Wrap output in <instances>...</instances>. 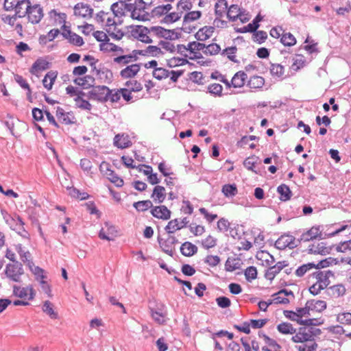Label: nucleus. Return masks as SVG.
<instances>
[{
  "mask_svg": "<svg viewBox=\"0 0 351 351\" xmlns=\"http://www.w3.org/2000/svg\"><path fill=\"white\" fill-rule=\"evenodd\" d=\"M277 330L282 335H292L291 341L295 344L297 351H317L316 333L313 328L300 327L298 330L289 322L277 325Z\"/></svg>",
  "mask_w": 351,
  "mask_h": 351,
  "instance_id": "nucleus-1",
  "label": "nucleus"
},
{
  "mask_svg": "<svg viewBox=\"0 0 351 351\" xmlns=\"http://www.w3.org/2000/svg\"><path fill=\"white\" fill-rule=\"evenodd\" d=\"M330 271H317L312 274L313 285L309 287V291L313 295L319 294L321 291L326 289L330 284Z\"/></svg>",
  "mask_w": 351,
  "mask_h": 351,
  "instance_id": "nucleus-2",
  "label": "nucleus"
},
{
  "mask_svg": "<svg viewBox=\"0 0 351 351\" xmlns=\"http://www.w3.org/2000/svg\"><path fill=\"white\" fill-rule=\"evenodd\" d=\"M115 16L117 15L113 12L112 13L101 10L95 14L94 19L96 23L105 27L107 32H110L112 30H115L117 27Z\"/></svg>",
  "mask_w": 351,
  "mask_h": 351,
  "instance_id": "nucleus-3",
  "label": "nucleus"
},
{
  "mask_svg": "<svg viewBox=\"0 0 351 351\" xmlns=\"http://www.w3.org/2000/svg\"><path fill=\"white\" fill-rule=\"evenodd\" d=\"M131 36L138 41L149 44L153 42L149 28L143 25L130 27Z\"/></svg>",
  "mask_w": 351,
  "mask_h": 351,
  "instance_id": "nucleus-4",
  "label": "nucleus"
},
{
  "mask_svg": "<svg viewBox=\"0 0 351 351\" xmlns=\"http://www.w3.org/2000/svg\"><path fill=\"white\" fill-rule=\"evenodd\" d=\"M66 14L58 10H51L48 12V20L51 25L60 27L62 31L68 27L66 25Z\"/></svg>",
  "mask_w": 351,
  "mask_h": 351,
  "instance_id": "nucleus-5",
  "label": "nucleus"
},
{
  "mask_svg": "<svg viewBox=\"0 0 351 351\" xmlns=\"http://www.w3.org/2000/svg\"><path fill=\"white\" fill-rule=\"evenodd\" d=\"M13 294L23 300H26L27 302H29L34 299L36 296V291L32 285L27 287H21L14 285L13 286Z\"/></svg>",
  "mask_w": 351,
  "mask_h": 351,
  "instance_id": "nucleus-6",
  "label": "nucleus"
},
{
  "mask_svg": "<svg viewBox=\"0 0 351 351\" xmlns=\"http://www.w3.org/2000/svg\"><path fill=\"white\" fill-rule=\"evenodd\" d=\"M110 93V88L106 86H97L93 87L88 92V98L92 100H96L99 102H106L108 95Z\"/></svg>",
  "mask_w": 351,
  "mask_h": 351,
  "instance_id": "nucleus-7",
  "label": "nucleus"
},
{
  "mask_svg": "<svg viewBox=\"0 0 351 351\" xmlns=\"http://www.w3.org/2000/svg\"><path fill=\"white\" fill-rule=\"evenodd\" d=\"M73 14L77 18L87 20L92 18L93 9L89 4L77 3L73 8Z\"/></svg>",
  "mask_w": 351,
  "mask_h": 351,
  "instance_id": "nucleus-8",
  "label": "nucleus"
},
{
  "mask_svg": "<svg viewBox=\"0 0 351 351\" xmlns=\"http://www.w3.org/2000/svg\"><path fill=\"white\" fill-rule=\"evenodd\" d=\"M5 272L8 278L13 281L19 282L21 276L23 274L22 264L19 262L8 264Z\"/></svg>",
  "mask_w": 351,
  "mask_h": 351,
  "instance_id": "nucleus-9",
  "label": "nucleus"
},
{
  "mask_svg": "<svg viewBox=\"0 0 351 351\" xmlns=\"http://www.w3.org/2000/svg\"><path fill=\"white\" fill-rule=\"evenodd\" d=\"M187 47L189 50L188 58L195 60L202 58L201 51H204L205 44L193 41L187 44Z\"/></svg>",
  "mask_w": 351,
  "mask_h": 351,
  "instance_id": "nucleus-10",
  "label": "nucleus"
},
{
  "mask_svg": "<svg viewBox=\"0 0 351 351\" xmlns=\"http://www.w3.org/2000/svg\"><path fill=\"white\" fill-rule=\"evenodd\" d=\"M56 117L59 122L64 125H71L76 123V118L73 112H66L60 107H58L56 112Z\"/></svg>",
  "mask_w": 351,
  "mask_h": 351,
  "instance_id": "nucleus-11",
  "label": "nucleus"
},
{
  "mask_svg": "<svg viewBox=\"0 0 351 351\" xmlns=\"http://www.w3.org/2000/svg\"><path fill=\"white\" fill-rule=\"evenodd\" d=\"M125 8L131 12L130 16L132 19L137 21H145L147 19V13L144 8H138L132 3L125 4Z\"/></svg>",
  "mask_w": 351,
  "mask_h": 351,
  "instance_id": "nucleus-12",
  "label": "nucleus"
},
{
  "mask_svg": "<svg viewBox=\"0 0 351 351\" xmlns=\"http://www.w3.org/2000/svg\"><path fill=\"white\" fill-rule=\"evenodd\" d=\"M27 16L29 21L32 23H38L43 17V8L38 4L31 5L30 8H29Z\"/></svg>",
  "mask_w": 351,
  "mask_h": 351,
  "instance_id": "nucleus-13",
  "label": "nucleus"
},
{
  "mask_svg": "<svg viewBox=\"0 0 351 351\" xmlns=\"http://www.w3.org/2000/svg\"><path fill=\"white\" fill-rule=\"evenodd\" d=\"M308 250L310 254L325 256L330 253L332 247L325 242H319L310 245Z\"/></svg>",
  "mask_w": 351,
  "mask_h": 351,
  "instance_id": "nucleus-14",
  "label": "nucleus"
},
{
  "mask_svg": "<svg viewBox=\"0 0 351 351\" xmlns=\"http://www.w3.org/2000/svg\"><path fill=\"white\" fill-rule=\"evenodd\" d=\"M322 230L320 226H314L301 235V241L308 242L316 239H322Z\"/></svg>",
  "mask_w": 351,
  "mask_h": 351,
  "instance_id": "nucleus-15",
  "label": "nucleus"
},
{
  "mask_svg": "<svg viewBox=\"0 0 351 351\" xmlns=\"http://www.w3.org/2000/svg\"><path fill=\"white\" fill-rule=\"evenodd\" d=\"M117 235V231L115 227L108 223H105V226L102 228L99 233V237L103 240L112 241Z\"/></svg>",
  "mask_w": 351,
  "mask_h": 351,
  "instance_id": "nucleus-16",
  "label": "nucleus"
},
{
  "mask_svg": "<svg viewBox=\"0 0 351 351\" xmlns=\"http://www.w3.org/2000/svg\"><path fill=\"white\" fill-rule=\"evenodd\" d=\"M151 214L157 219L168 220L171 217V212L167 206L161 205L152 207Z\"/></svg>",
  "mask_w": 351,
  "mask_h": 351,
  "instance_id": "nucleus-17",
  "label": "nucleus"
},
{
  "mask_svg": "<svg viewBox=\"0 0 351 351\" xmlns=\"http://www.w3.org/2000/svg\"><path fill=\"white\" fill-rule=\"evenodd\" d=\"M99 49L104 53H112L115 56L123 54L124 52L122 47L110 43L109 39L104 43H101L99 44Z\"/></svg>",
  "mask_w": 351,
  "mask_h": 351,
  "instance_id": "nucleus-18",
  "label": "nucleus"
},
{
  "mask_svg": "<svg viewBox=\"0 0 351 351\" xmlns=\"http://www.w3.org/2000/svg\"><path fill=\"white\" fill-rule=\"evenodd\" d=\"M346 289L342 284H337L329 287L326 290V294L332 299H337L346 294Z\"/></svg>",
  "mask_w": 351,
  "mask_h": 351,
  "instance_id": "nucleus-19",
  "label": "nucleus"
},
{
  "mask_svg": "<svg viewBox=\"0 0 351 351\" xmlns=\"http://www.w3.org/2000/svg\"><path fill=\"white\" fill-rule=\"evenodd\" d=\"M139 64H132L126 66L120 71V75L123 79L134 78L140 71Z\"/></svg>",
  "mask_w": 351,
  "mask_h": 351,
  "instance_id": "nucleus-20",
  "label": "nucleus"
},
{
  "mask_svg": "<svg viewBox=\"0 0 351 351\" xmlns=\"http://www.w3.org/2000/svg\"><path fill=\"white\" fill-rule=\"evenodd\" d=\"M62 35L72 45L80 47L84 44L82 38L76 33L71 32L69 27L63 31Z\"/></svg>",
  "mask_w": 351,
  "mask_h": 351,
  "instance_id": "nucleus-21",
  "label": "nucleus"
},
{
  "mask_svg": "<svg viewBox=\"0 0 351 351\" xmlns=\"http://www.w3.org/2000/svg\"><path fill=\"white\" fill-rule=\"evenodd\" d=\"M49 67V62L44 58H38L32 64L29 72L32 75H37L38 73L47 70Z\"/></svg>",
  "mask_w": 351,
  "mask_h": 351,
  "instance_id": "nucleus-22",
  "label": "nucleus"
},
{
  "mask_svg": "<svg viewBox=\"0 0 351 351\" xmlns=\"http://www.w3.org/2000/svg\"><path fill=\"white\" fill-rule=\"evenodd\" d=\"M292 295V293L290 291L287 292L286 290H280L276 293L272 295L271 302L275 304H287L289 303V300L288 299V295Z\"/></svg>",
  "mask_w": 351,
  "mask_h": 351,
  "instance_id": "nucleus-23",
  "label": "nucleus"
},
{
  "mask_svg": "<svg viewBox=\"0 0 351 351\" xmlns=\"http://www.w3.org/2000/svg\"><path fill=\"white\" fill-rule=\"evenodd\" d=\"M151 36L155 35L159 38H171L174 34L173 30L167 29L160 26H152L149 28Z\"/></svg>",
  "mask_w": 351,
  "mask_h": 351,
  "instance_id": "nucleus-24",
  "label": "nucleus"
},
{
  "mask_svg": "<svg viewBox=\"0 0 351 351\" xmlns=\"http://www.w3.org/2000/svg\"><path fill=\"white\" fill-rule=\"evenodd\" d=\"M15 249L19 254L21 260L29 267H31V265L33 263L31 261V254L29 251L21 243L16 245Z\"/></svg>",
  "mask_w": 351,
  "mask_h": 351,
  "instance_id": "nucleus-25",
  "label": "nucleus"
},
{
  "mask_svg": "<svg viewBox=\"0 0 351 351\" xmlns=\"http://www.w3.org/2000/svg\"><path fill=\"white\" fill-rule=\"evenodd\" d=\"M215 28L212 26H204L200 28L195 34L197 40L205 41L209 39L213 34Z\"/></svg>",
  "mask_w": 351,
  "mask_h": 351,
  "instance_id": "nucleus-26",
  "label": "nucleus"
},
{
  "mask_svg": "<svg viewBox=\"0 0 351 351\" xmlns=\"http://www.w3.org/2000/svg\"><path fill=\"white\" fill-rule=\"evenodd\" d=\"M309 311L322 313L326 308V302L324 300H311L307 301Z\"/></svg>",
  "mask_w": 351,
  "mask_h": 351,
  "instance_id": "nucleus-27",
  "label": "nucleus"
},
{
  "mask_svg": "<svg viewBox=\"0 0 351 351\" xmlns=\"http://www.w3.org/2000/svg\"><path fill=\"white\" fill-rule=\"evenodd\" d=\"M256 257L261 262V265L265 267H269L274 263L273 256L267 251L261 250L258 252Z\"/></svg>",
  "mask_w": 351,
  "mask_h": 351,
  "instance_id": "nucleus-28",
  "label": "nucleus"
},
{
  "mask_svg": "<svg viewBox=\"0 0 351 351\" xmlns=\"http://www.w3.org/2000/svg\"><path fill=\"white\" fill-rule=\"evenodd\" d=\"M151 197L156 203H162L166 198L165 189L162 186H156L154 188Z\"/></svg>",
  "mask_w": 351,
  "mask_h": 351,
  "instance_id": "nucleus-29",
  "label": "nucleus"
},
{
  "mask_svg": "<svg viewBox=\"0 0 351 351\" xmlns=\"http://www.w3.org/2000/svg\"><path fill=\"white\" fill-rule=\"evenodd\" d=\"M185 226L183 221H180L178 219L170 220L165 228V230L167 234H173L176 231L181 230Z\"/></svg>",
  "mask_w": 351,
  "mask_h": 351,
  "instance_id": "nucleus-30",
  "label": "nucleus"
},
{
  "mask_svg": "<svg viewBox=\"0 0 351 351\" xmlns=\"http://www.w3.org/2000/svg\"><path fill=\"white\" fill-rule=\"evenodd\" d=\"M246 79L247 74L244 71H239L232 77L231 85L234 88H241L244 86Z\"/></svg>",
  "mask_w": 351,
  "mask_h": 351,
  "instance_id": "nucleus-31",
  "label": "nucleus"
},
{
  "mask_svg": "<svg viewBox=\"0 0 351 351\" xmlns=\"http://www.w3.org/2000/svg\"><path fill=\"white\" fill-rule=\"evenodd\" d=\"M293 237L289 235H282L275 242V246L280 250H284L286 247H291L293 245Z\"/></svg>",
  "mask_w": 351,
  "mask_h": 351,
  "instance_id": "nucleus-32",
  "label": "nucleus"
},
{
  "mask_svg": "<svg viewBox=\"0 0 351 351\" xmlns=\"http://www.w3.org/2000/svg\"><path fill=\"white\" fill-rule=\"evenodd\" d=\"M114 144L116 147L124 149L129 147L132 145V143L128 135L117 134L114 139Z\"/></svg>",
  "mask_w": 351,
  "mask_h": 351,
  "instance_id": "nucleus-33",
  "label": "nucleus"
},
{
  "mask_svg": "<svg viewBox=\"0 0 351 351\" xmlns=\"http://www.w3.org/2000/svg\"><path fill=\"white\" fill-rule=\"evenodd\" d=\"M57 76L58 73L56 71H50L47 73L43 80V84L44 87L48 90H50L53 87Z\"/></svg>",
  "mask_w": 351,
  "mask_h": 351,
  "instance_id": "nucleus-34",
  "label": "nucleus"
},
{
  "mask_svg": "<svg viewBox=\"0 0 351 351\" xmlns=\"http://www.w3.org/2000/svg\"><path fill=\"white\" fill-rule=\"evenodd\" d=\"M30 2L29 0H21L17 6L14 9L16 11V14L21 18L27 15L29 8H30Z\"/></svg>",
  "mask_w": 351,
  "mask_h": 351,
  "instance_id": "nucleus-35",
  "label": "nucleus"
},
{
  "mask_svg": "<svg viewBox=\"0 0 351 351\" xmlns=\"http://www.w3.org/2000/svg\"><path fill=\"white\" fill-rule=\"evenodd\" d=\"M95 82V79L91 75H86L82 77L75 78L73 80V82L80 86L83 87L84 88H88L93 86Z\"/></svg>",
  "mask_w": 351,
  "mask_h": 351,
  "instance_id": "nucleus-36",
  "label": "nucleus"
},
{
  "mask_svg": "<svg viewBox=\"0 0 351 351\" xmlns=\"http://www.w3.org/2000/svg\"><path fill=\"white\" fill-rule=\"evenodd\" d=\"M197 251V247L191 242H184L180 247L181 253L185 256H191Z\"/></svg>",
  "mask_w": 351,
  "mask_h": 351,
  "instance_id": "nucleus-37",
  "label": "nucleus"
},
{
  "mask_svg": "<svg viewBox=\"0 0 351 351\" xmlns=\"http://www.w3.org/2000/svg\"><path fill=\"white\" fill-rule=\"evenodd\" d=\"M263 20V16L261 14H258L253 21L249 23L247 25L244 26L240 32H254L259 27V22Z\"/></svg>",
  "mask_w": 351,
  "mask_h": 351,
  "instance_id": "nucleus-38",
  "label": "nucleus"
},
{
  "mask_svg": "<svg viewBox=\"0 0 351 351\" xmlns=\"http://www.w3.org/2000/svg\"><path fill=\"white\" fill-rule=\"evenodd\" d=\"M15 81L21 86V88L26 89L27 90V99L32 102V90L30 86L25 79H24L21 75H16L14 76Z\"/></svg>",
  "mask_w": 351,
  "mask_h": 351,
  "instance_id": "nucleus-39",
  "label": "nucleus"
},
{
  "mask_svg": "<svg viewBox=\"0 0 351 351\" xmlns=\"http://www.w3.org/2000/svg\"><path fill=\"white\" fill-rule=\"evenodd\" d=\"M277 191L280 194V199L283 202L288 201L291 199V191L286 184H281L277 188Z\"/></svg>",
  "mask_w": 351,
  "mask_h": 351,
  "instance_id": "nucleus-40",
  "label": "nucleus"
},
{
  "mask_svg": "<svg viewBox=\"0 0 351 351\" xmlns=\"http://www.w3.org/2000/svg\"><path fill=\"white\" fill-rule=\"evenodd\" d=\"M140 55L158 56L162 54L161 49L157 46L149 45L145 49L138 51Z\"/></svg>",
  "mask_w": 351,
  "mask_h": 351,
  "instance_id": "nucleus-41",
  "label": "nucleus"
},
{
  "mask_svg": "<svg viewBox=\"0 0 351 351\" xmlns=\"http://www.w3.org/2000/svg\"><path fill=\"white\" fill-rule=\"evenodd\" d=\"M202 16V12L199 10L191 11L184 14L183 16V23L189 24L199 19Z\"/></svg>",
  "mask_w": 351,
  "mask_h": 351,
  "instance_id": "nucleus-42",
  "label": "nucleus"
},
{
  "mask_svg": "<svg viewBox=\"0 0 351 351\" xmlns=\"http://www.w3.org/2000/svg\"><path fill=\"white\" fill-rule=\"evenodd\" d=\"M183 12L181 11L169 12L165 16L163 17L162 21L167 24H171L178 21L182 16Z\"/></svg>",
  "mask_w": 351,
  "mask_h": 351,
  "instance_id": "nucleus-43",
  "label": "nucleus"
},
{
  "mask_svg": "<svg viewBox=\"0 0 351 351\" xmlns=\"http://www.w3.org/2000/svg\"><path fill=\"white\" fill-rule=\"evenodd\" d=\"M265 84V80L263 77L254 75L250 78L247 82V86L250 88H261Z\"/></svg>",
  "mask_w": 351,
  "mask_h": 351,
  "instance_id": "nucleus-44",
  "label": "nucleus"
},
{
  "mask_svg": "<svg viewBox=\"0 0 351 351\" xmlns=\"http://www.w3.org/2000/svg\"><path fill=\"white\" fill-rule=\"evenodd\" d=\"M241 10L242 9L237 5H231L227 10V16L229 20L232 22L238 21V16Z\"/></svg>",
  "mask_w": 351,
  "mask_h": 351,
  "instance_id": "nucleus-45",
  "label": "nucleus"
},
{
  "mask_svg": "<svg viewBox=\"0 0 351 351\" xmlns=\"http://www.w3.org/2000/svg\"><path fill=\"white\" fill-rule=\"evenodd\" d=\"M134 60H136V57L132 55L119 54L117 57L114 58V62L121 66L126 65Z\"/></svg>",
  "mask_w": 351,
  "mask_h": 351,
  "instance_id": "nucleus-46",
  "label": "nucleus"
},
{
  "mask_svg": "<svg viewBox=\"0 0 351 351\" xmlns=\"http://www.w3.org/2000/svg\"><path fill=\"white\" fill-rule=\"evenodd\" d=\"M172 8L173 7L170 3L160 5L154 9L153 12L156 16H165Z\"/></svg>",
  "mask_w": 351,
  "mask_h": 351,
  "instance_id": "nucleus-47",
  "label": "nucleus"
},
{
  "mask_svg": "<svg viewBox=\"0 0 351 351\" xmlns=\"http://www.w3.org/2000/svg\"><path fill=\"white\" fill-rule=\"evenodd\" d=\"M221 192L226 197H232L238 193V189L235 184H225L222 186Z\"/></svg>",
  "mask_w": 351,
  "mask_h": 351,
  "instance_id": "nucleus-48",
  "label": "nucleus"
},
{
  "mask_svg": "<svg viewBox=\"0 0 351 351\" xmlns=\"http://www.w3.org/2000/svg\"><path fill=\"white\" fill-rule=\"evenodd\" d=\"M43 311L47 315H48L52 319L58 318V313L56 312L53 309V304L49 301L46 300L43 303Z\"/></svg>",
  "mask_w": 351,
  "mask_h": 351,
  "instance_id": "nucleus-49",
  "label": "nucleus"
},
{
  "mask_svg": "<svg viewBox=\"0 0 351 351\" xmlns=\"http://www.w3.org/2000/svg\"><path fill=\"white\" fill-rule=\"evenodd\" d=\"M237 48L235 46L229 47L223 50L221 54L226 56L227 58L233 62H238L237 56Z\"/></svg>",
  "mask_w": 351,
  "mask_h": 351,
  "instance_id": "nucleus-50",
  "label": "nucleus"
},
{
  "mask_svg": "<svg viewBox=\"0 0 351 351\" xmlns=\"http://www.w3.org/2000/svg\"><path fill=\"white\" fill-rule=\"evenodd\" d=\"M280 42L285 46L291 47L296 44V38L290 32H284Z\"/></svg>",
  "mask_w": 351,
  "mask_h": 351,
  "instance_id": "nucleus-51",
  "label": "nucleus"
},
{
  "mask_svg": "<svg viewBox=\"0 0 351 351\" xmlns=\"http://www.w3.org/2000/svg\"><path fill=\"white\" fill-rule=\"evenodd\" d=\"M221 51V47L217 43H211L208 45H205L203 52L206 55L215 56Z\"/></svg>",
  "mask_w": 351,
  "mask_h": 351,
  "instance_id": "nucleus-52",
  "label": "nucleus"
},
{
  "mask_svg": "<svg viewBox=\"0 0 351 351\" xmlns=\"http://www.w3.org/2000/svg\"><path fill=\"white\" fill-rule=\"evenodd\" d=\"M131 0H119V2L113 3L111 5L112 11L117 15V16H121L123 15V7L125 8L126 1H130Z\"/></svg>",
  "mask_w": 351,
  "mask_h": 351,
  "instance_id": "nucleus-53",
  "label": "nucleus"
},
{
  "mask_svg": "<svg viewBox=\"0 0 351 351\" xmlns=\"http://www.w3.org/2000/svg\"><path fill=\"white\" fill-rule=\"evenodd\" d=\"M207 90L209 93L215 97L222 96L223 86L220 84H210L207 86Z\"/></svg>",
  "mask_w": 351,
  "mask_h": 351,
  "instance_id": "nucleus-54",
  "label": "nucleus"
},
{
  "mask_svg": "<svg viewBox=\"0 0 351 351\" xmlns=\"http://www.w3.org/2000/svg\"><path fill=\"white\" fill-rule=\"evenodd\" d=\"M284 315H285V316L287 318H288V319H291L292 321L296 322L297 323H298L300 324H312L311 323V319L305 320V321L299 320L298 316L297 315L295 311H285Z\"/></svg>",
  "mask_w": 351,
  "mask_h": 351,
  "instance_id": "nucleus-55",
  "label": "nucleus"
},
{
  "mask_svg": "<svg viewBox=\"0 0 351 351\" xmlns=\"http://www.w3.org/2000/svg\"><path fill=\"white\" fill-rule=\"evenodd\" d=\"M228 8L226 0H219L215 5V14L219 17H221L226 12Z\"/></svg>",
  "mask_w": 351,
  "mask_h": 351,
  "instance_id": "nucleus-56",
  "label": "nucleus"
},
{
  "mask_svg": "<svg viewBox=\"0 0 351 351\" xmlns=\"http://www.w3.org/2000/svg\"><path fill=\"white\" fill-rule=\"evenodd\" d=\"M153 76L158 80H162L169 77V71L164 68H155L153 71Z\"/></svg>",
  "mask_w": 351,
  "mask_h": 351,
  "instance_id": "nucleus-57",
  "label": "nucleus"
},
{
  "mask_svg": "<svg viewBox=\"0 0 351 351\" xmlns=\"http://www.w3.org/2000/svg\"><path fill=\"white\" fill-rule=\"evenodd\" d=\"M84 96V95H80L74 98L75 105L81 109L90 110L92 106L88 101L83 99Z\"/></svg>",
  "mask_w": 351,
  "mask_h": 351,
  "instance_id": "nucleus-58",
  "label": "nucleus"
},
{
  "mask_svg": "<svg viewBox=\"0 0 351 351\" xmlns=\"http://www.w3.org/2000/svg\"><path fill=\"white\" fill-rule=\"evenodd\" d=\"M133 206L138 210V211H145L147 210L149 208H151L153 207L152 202L150 200H143V201H139L134 202L133 204Z\"/></svg>",
  "mask_w": 351,
  "mask_h": 351,
  "instance_id": "nucleus-59",
  "label": "nucleus"
},
{
  "mask_svg": "<svg viewBox=\"0 0 351 351\" xmlns=\"http://www.w3.org/2000/svg\"><path fill=\"white\" fill-rule=\"evenodd\" d=\"M125 85L132 92H139L143 89L142 84L136 80H128L125 82Z\"/></svg>",
  "mask_w": 351,
  "mask_h": 351,
  "instance_id": "nucleus-60",
  "label": "nucleus"
},
{
  "mask_svg": "<svg viewBox=\"0 0 351 351\" xmlns=\"http://www.w3.org/2000/svg\"><path fill=\"white\" fill-rule=\"evenodd\" d=\"M257 269L254 266L247 267L244 271L245 279L248 282H252L257 278Z\"/></svg>",
  "mask_w": 351,
  "mask_h": 351,
  "instance_id": "nucleus-61",
  "label": "nucleus"
},
{
  "mask_svg": "<svg viewBox=\"0 0 351 351\" xmlns=\"http://www.w3.org/2000/svg\"><path fill=\"white\" fill-rule=\"evenodd\" d=\"M258 159V158L256 156H250L244 160L243 165L248 170H250L256 173V171L254 169V168L256 164L257 163Z\"/></svg>",
  "mask_w": 351,
  "mask_h": 351,
  "instance_id": "nucleus-62",
  "label": "nucleus"
},
{
  "mask_svg": "<svg viewBox=\"0 0 351 351\" xmlns=\"http://www.w3.org/2000/svg\"><path fill=\"white\" fill-rule=\"evenodd\" d=\"M106 178L117 187H121L123 185V180L119 177L114 171L107 173Z\"/></svg>",
  "mask_w": 351,
  "mask_h": 351,
  "instance_id": "nucleus-63",
  "label": "nucleus"
},
{
  "mask_svg": "<svg viewBox=\"0 0 351 351\" xmlns=\"http://www.w3.org/2000/svg\"><path fill=\"white\" fill-rule=\"evenodd\" d=\"M336 250L339 252L351 254V239L340 243L337 245Z\"/></svg>",
  "mask_w": 351,
  "mask_h": 351,
  "instance_id": "nucleus-64",
  "label": "nucleus"
}]
</instances>
